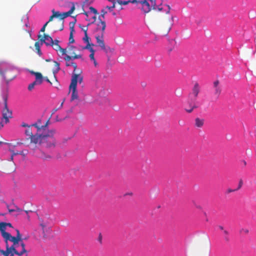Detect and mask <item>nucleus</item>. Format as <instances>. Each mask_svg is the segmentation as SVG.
<instances>
[{
    "mask_svg": "<svg viewBox=\"0 0 256 256\" xmlns=\"http://www.w3.org/2000/svg\"><path fill=\"white\" fill-rule=\"evenodd\" d=\"M5 224L6 226H8L10 228H12V225L10 223H9V222L8 223V222H5Z\"/></svg>",
    "mask_w": 256,
    "mask_h": 256,
    "instance_id": "46",
    "label": "nucleus"
},
{
    "mask_svg": "<svg viewBox=\"0 0 256 256\" xmlns=\"http://www.w3.org/2000/svg\"><path fill=\"white\" fill-rule=\"evenodd\" d=\"M25 134L26 136H30V137L34 135L32 134V130L30 128H28L25 130Z\"/></svg>",
    "mask_w": 256,
    "mask_h": 256,
    "instance_id": "26",
    "label": "nucleus"
},
{
    "mask_svg": "<svg viewBox=\"0 0 256 256\" xmlns=\"http://www.w3.org/2000/svg\"><path fill=\"white\" fill-rule=\"evenodd\" d=\"M38 38L40 39L42 44L44 43L46 46H50L54 44V40L52 37L48 34H44L43 37H42V35L39 34Z\"/></svg>",
    "mask_w": 256,
    "mask_h": 256,
    "instance_id": "9",
    "label": "nucleus"
},
{
    "mask_svg": "<svg viewBox=\"0 0 256 256\" xmlns=\"http://www.w3.org/2000/svg\"><path fill=\"white\" fill-rule=\"evenodd\" d=\"M224 234H226V235H228V232L227 230H224Z\"/></svg>",
    "mask_w": 256,
    "mask_h": 256,
    "instance_id": "56",
    "label": "nucleus"
},
{
    "mask_svg": "<svg viewBox=\"0 0 256 256\" xmlns=\"http://www.w3.org/2000/svg\"><path fill=\"white\" fill-rule=\"evenodd\" d=\"M24 143L22 142H17L16 145L13 146L14 147H15L16 146L18 145H21L23 144Z\"/></svg>",
    "mask_w": 256,
    "mask_h": 256,
    "instance_id": "47",
    "label": "nucleus"
},
{
    "mask_svg": "<svg viewBox=\"0 0 256 256\" xmlns=\"http://www.w3.org/2000/svg\"><path fill=\"white\" fill-rule=\"evenodd\" d=\"M10 151L12 152V156H16L17 154H22V151L20 152H15L13 150L10 149Z\"/></svg>",
    "mask_w": 256,
    "mask_h": 256,
    "instance_id": "30",
    "label": "nucleus"
},
{
    "mask_svg": "<svg viewBox=\"0 0 256 256\" xmlns=\"http://www.w3.org/2000/svg\"><path fill=\"white\" fill-rule=\"evenodd\" d=\"M14 254H16L15 252L13 250H12L8 254V256H14Z\"/></svg>",
    "mask_w": 256,
    "mask_h": 256,
    "instance_id": "45",
    "label": "nucleus"
},
{
    "mask_svg": "<svg viewBox=\"0 0 256 256\" xmlns=\"http://www.w3.org/2000/svg\"><path fill=\"white\" fill-rule=\"evenodd\" d=\"M74 46H68V50L69 52V53L72 55L75 54L74 52Z\"/></svg>",
    "mask_w": 256,
    "mask_h": 256,
    "instance_id": "29",
    "label": "nucleus"
},
{
    "mask_svg": "<svg viewBox=\"0 0 256 256\" xmlns=\"http://www.w3.org/2000/svg\"><path fill=\"white\" fill-rule=\"evenodd\" d=\"M70 10L66 12H64L62 14H60L61 16H59L61 20H64V18H67L68 16H70L74 10H75V6L73 2H70Z\"/></svg>",
    "mask_w": 256,
    "mask_h": 256,
    "instance_id": "12",
    "label": "nucleus"
},
{
    "mask_svg": "<svg viewBox=\"0 0 256 256\" xmlns=\"http://www.w3.org/2000/svg\"><path fill=\"white\" fill-rule=\"evenodd\" d=\"M50 158V156H48L47 157L45 158Z\"/></svg>",
    "mask_w": 256,
    "mask_h": 256,
    "instance_id": "62",
    "label": "nucleus"
},
{
    "mask_svg": "<svg viewBox=\"0 0 256 256\" xmlns=\"http://www.w3.org/2000/svg\"><path fill=\"white\" fill-rule=\"evenodd\" d=\"M84 14L87 17H88L90 14H94V16H92V17L95 20L96 19V14H98V12L97 10L95 8H94L92 6H90L89 8V11L88 12H85Z\"/></svg>",
    "mask_w": 256,
    "mask_h": 256,
    "instance_id": "14",
    "label": "nucleus"
},
{
    "mask_svg": "<svg viewBox=\"0 0 256 256\" xmlns=\"http://www.w3.org/2000/svg\"><path fill=\"white\" fill-rule=\"evenodd\" d=\"M56 130H49L46 134H34L32 137H30V142L36 144H42L44 143V142L46 140V138H48L50 140V142L52 144L54 142L53 136Z\"/></svg>",
    "mask_w": 256,
    "mask_h": 256,
    "instance_id": "5",
    "label": "nucleus"
},
{
    "mask_svg": "<svg viewBox=\"0 0 256 256\" xmlns=\"http://www.w3.org/2000/svg\"><path fill=\"white\" fill-rule=\"evenodd\" d=\"M52 15L50 17L49 20L48 22V23L52 22L54 18H59L60 16H61L60 14L58 12H54V10H52Z\"/></svg>",
    "mask_w": 256,
    "mask_h": 256,
    "instance_id": "23",
    "label": "nucleus"
},
{
    "mask_svg": "<svg viewBox=\"0 0 256 256\" xmlns=\"http://www.w3.org/2000/svg\"><path fill=\"white\" fill-rule=\"evenodd\" d=\"M6 207H7L8 210V208H10V207H9V206L8 204H6Z\"/></svg>",
    "mask_w": 256,
    "mask_h": 256,
    "instance_id": "64",
    "label": "nucleus"
},
{
    "mask_svg": "<svg viewBox=\"0 0 256 256\" xmlns=\"http://www.w3.org/2000/svg\"><path fill=\"white\" fill-rule=\"evenodd\" d=\"M82 58V56L80 54H74V56H70L66 54L64 59L66 61V62H69L71 59H76V58Z\"/></svg>",
    "mask_w": 256,
    "mask_h": 256,
    "instance_id": "22",
    "label": "nucleus"
},
{
    "mask_svg": "<svg viewBox=\"0 0 256 256\" xmlns=\"http://www.w3.org/2000/svg\"><path fill=\"white\" fill-rule=\"evenodd\" d=\"M58 42H59V41L58 40H54V44H56L57 43V44H58Z\"/></svg>",
    "mask_w": 256,
    "mask_h": 256,
    "instance_id": "53",
    "label": "nucleus"
},
{
    "mask_svg": "<svg viewBox=\"0 0 256 256\" xmlns=\"http://www.w3.org/2000/svg\"><path fill=\"white\" fill-rule=\"evenodd\" d=\"M70 139V138H68L67 139L64 140V142H66L68 140Z\"/></svg>",
    "mask_w": 256,
    "mask_h": 256,
    "instance_id": "60",
    "label": "nucleus"
},
{
    "mask_svg": "<svg viewBox=\"0 0 256 256\" xmlns=\"http://www.w3.org/2000/svg\"><path fill=\"white\" fill-rule=\"evenodd\" d=\"M49 120H47L46 124L44 126H40L37 124H34L32 125V126H34L36 127L38 130V133L37 134H40V132L42 130H44L48 126V124Z\"/></svg>",
    "mask_w": 256,
    "mask_h": 256,
    "instance_id": "18",
    "label": "nucleus"
},
{
    "mask_svg": "<svg viewBox=\"0 0 256 256\" xmlns=\"http://www.w3.org/2000/svg\"><path fill=\"white\" fill-rule=\"evenodd\" d=\"M82 40L86 44H90V38L88 37V34L84 35V36L82 38Z\"/></svg>",
    "mask_w": 256,
    "mask_h": 256,
    "instance_id": "28",
    "label": "nucleus"
},
{
    "mask_svg": "<svg viewBox=\"0 0 256 256\" xmlns=\"http://www.w3.org/2000/svg\"><path fill=\"white\" fill-rule=\"evenodd\" d=\"M172 20H168V21L164 22L160 26L159 30L160 33L163 36H166L172 28Z\"/></svg>",
    "mask_w": 256,
    "mask_h": 256,
    "instance_id": "8",
    "label": "nucleus"
},
{
    "mask_svg": "<svg viewBox=\"0 0 256 256\" xmlns=\"http://www.w3.org/2000/svg\"><path fill=\"white\" fill-rule=\"evenodd\" d=\"M46 81H47L48 82H50V84H51V82L50 81V80H49L48 78H47V79H46Z\"/></svg>",
    "mask_w": 256,
    "mask_h": 256,
    "instance_id": "63",
    "label": "nucleus"
},
{
    "mask_svg": "<svg viewBox=\"0 0 256 256\" xmlns=\"http://www.w3.org/2000/svg\"><path fill=\"white\" fill-rule=\"evenodd\" d=\"M14 156H12V155L11 156V157H10V160H13Z\"/></svg>",
    "mask_w": 256,
    "mask_h": 256,
    "instance_id": "61",
    "label": "nucleus"
},
{
    "mask_svg": "<svg viewBox=\"0 0 256 256\" xmlns=\"http://www.w3.org/2000/svg\"><path fill=\"white\" fill-rule=\"evenodd\" d=\"M36 76V82H38V84H40L43 81V77L41 73L38 72H32Z\"/></svg>",
    "mask_w": 256,
    "mask_h": 256,
    "instance_id": "17",
    "label": "nucleus"
},
{
    "mask_svg": "<svg viewBox=\"0 0 256 256\" xmlns=\"http://www.w3.org/2000/svg\"><path fill=\"white\" fill-rule=\"evenodd\" d=\"M58 50L60 52L62 55H66V49L62 48L60 47V48Z\"/></svg>",
    "mask_w": 256,
    "mask_h": 256,
    "instance_id": "38",
    "label": "nucleus"
},
{
    "mask_svg": "<svg viewBox=\"0 0 256 256\" xmlns=\"http://www.w3.org/2000/svg\"><path fill=\"white\" fill-rule=\"evenodd\" d=\"M92 61L94 62V65L96 66V64H97V62H96V60H93Z\"/></svg>",
    "mask_w": 256,
    "mask_h": 256,
    "instance_id": "57",
    "label": "nucleus"
},
{
    "mask_svg": "<svg viewBox=\"0 0 256 256\" xmlns=\"http://www.w3.org/2000/svg\"><path fill=\"white\" fill-rule=\"evenodd\" d=\"M118 2L120 5H126L128 4L130 1H123L121 0H118Z\"/></svg>",
    "mask_w": 256,
    "mask_h": 256,
    "instance_id": "33",
    "label": "nucleus"
},
{
    "mask_svg": "<svg viewBox=\"0 0 256 256\" xmlns=\"http://www.w3.org/2000/svg\"><path fill=\"white\" fill-rule=\"evenodd\" d=\"M116 7V2H113V4L112 6H107V8L110 10H112L114 8Z\"/></svg>",
    "mask_w": 256,
    "mask_h": 256,
    "instance_id": "36",
    "label": "nucleus"
},
{
    "mask_svg": "<svg viewBox=\"0 0 256 256\" xmlns=\"http://www.w3.org/2000/svg\"><path fill=\"white\" fill-rule=\"evenodd\" d=\"M40 226L42 227V233L44 234V236H45V228H46V224L42 222L40 224Z\"/></svg>",
    "mask_w": 256,
    "mask_h": 256,
    "instance_id": "32",
    "label": "nucleus"
},
{
    "mask_svg": "<svg viewBox=\"0 0 256 256\" xmlns=\"http://www.w3.org/2000/svg\"><path fill=\"white\" fill-rule=\"evenodd\" d=\"M15 210H16V212H22V210L20 208H18L17 206H16V209Z\"/></svg>",
    "mask_w": 256,
    "mask_h": 256,
    "instance_id": "48",
    "label": "nucleus"
},
{
    "mask_svg": "<svg viewBox=\"0 0 256 256\" xmlns=\"http://www.w3.org/2000/svg\"><path fill=\"white\" fill-rule=\"evenodd\" d=\"M6 226L5 224V222H0V231L2 236L6 244H7L8 237L10 236V234L6 231Z\"/></svg>",
    "mask_w": 256,
    "mask_h": 256,
    "instance_id": "10",
    "label": "nucleus"
},
{
    "mask_svg": "<svg viewBox=\"0 0 256 256\" xmlns=\"http://www.w3.org/2000/svg\"><path fill=\"white\" fill-rule=\"evenodd\" d=\"M22 127H28V128H30V126L26 124L25 123H22Z\"/></svg>",
    "mask_w": 256,
    "mask_h": 256,
    "instance_id": "49",
    "label": "nucleus"
},
{
    "mask_svg": "<svg viewBox=\"0 0 256 256\" xmlns=\"http://www.w3.org/2000/svg\"><path fill=\"white\" fill-rule=\"evenodd\" d=\"M16 210L15 209H12V208H8V212H16Z\"/></svg>",
    "mask_w": 256,
    "mask_h": 256,
    "instance_id": "50",
    "label": "nucleus"
},
{
    "mask_svg": "<svg viewBox=\"0 0 256 256\" xmlns=\"http://www.w3.org/2000/svg\"><path fill=\"white\" fill-rule=\"evenodd\" d=\"M94 54H90V59L92 60H94L95 58H94Z\"/></svg>",
    "mask_w": 256,
    "mask_h": 256,
    "instance_id": "44",
    "label": "nucleus"
},
{
    "mask_svg": "<svg viewBox=\"0 0 256 256\" xmlns=\"http://www.w3.org/2000/svg\"><path fill=\"white\" fill-rule=\"evenodd\" d=\"M200 88L199 84L198 82H196L194 84V86L192 89V94L194 96V100H196V98L200 92Z\"/></svg>",
    "mask_w": 256,
    "mask_h": 256,
    "instance_id": "13",
    "label": "nucleus"
},
{
    "mask_svg": "<svg viewBox=\"0 0 256 256\" xmlns=\"http://www.w3.org/2000/svg\"><path fill=\"white\" fill-rule=\"evenodd\" d=\"M195 100H194V99L192 102H188L190 109H188L187 107H186L184 108V110L186 112L188 113H191L194 108H196L198 107V106L195 103Z\"/></svg>",
    "mask_w": 256,
    "mask_h": 256,
    "instance_id": "15",
    "label": "nucleus"
},
{
    "mask_svg": "<svg viewBox=\"0 0 256 256\" xmlns=\"http://www.w3.org/2000/svg\"><path fill=\"white\" fill-rule=\"evenodd\" d=\"M12 72L11 70H7L4 73L2 72L0 70V74L2 75L4 78L8 80H10L14 78V74L8 75V73Z\"/></svg>",
    "mask_w": 256,
    "mask_h": 256,
    "instance_id": "16",
    "label": "nucleus"
},
{
    "mask_svg": "<svg viewBox=\"0 0 256 256\" xmlns=\"http://www.w3.org/2000/svg\"><path fill=\"white\" fill-rule=\"evenodd\" d=\"M103 13L102 14H101L102 16L104 18V14H105L106 13V12H104L103 11L102 12Z\"/></svg>",
    "mask_w": 256,
    "mask_h": 256,
    "instance_id": "54",
    "label": "nucleus"
},
{
    "mask_svg": "<svg viewBox=\"0 0 256 256\" xmlns=\"http://www.w3.org/2000/svg\"><path fill=\"white\" fill-rule=\"evenodd\" d=\"M208 254L210 253V242H208Z\"/></svg>",
    "mask_w": 256,
    "mask_h": 256,
    "instance_id": "51",
    "label": "nucleus"
},
{
    "mask_svg": "<svg viewBox=\"0 0 256 256\" xmlns=\"http://www.w3.org/2000/svg\"><path fill=\"white\" fill-rule=\"evenodd\" d=\"M236 190H232L231 188H228L227 190H226V193L227 194H229V193H230L232 192H235L236 191Z\"/></svg>",
    "mask_w": 256,
    "mask_h": 256,
    "instance_id": "43",
    "label": "nucleus"
},
{
    "mask_svg": "<svg viewBox=\"0 0 256 256\" xmlns=\"http://www.w3.org/2000/svg\"><path fill=\"white\" fill-rule=\"evenodd\" d=\"M83 77L78 74L74 73L72 76L71 83L70 86V90H72V94L71 100H74L78 98V94L76 91L77 83L81 84L82 82Z\"/></svg>",
    "mask_w": 256,
    "mask_h": 256,
    "instance_id": "6",
    "label": "nucleus"
},
{
    "mask_svg": "<svg viewBox=\"0 0 256 256\" xmlns=\"http://www.w3.org/2000/svg\"><path fill=\"white\" fill-rule=\"evenodd\" d=\"M146 84L145 82H142V87H145V86H146Z\"/></svg>",
    "mask_w": 256,
    "mask_h": 256,
    "instance_id": "55",
    "label": "nucleus"
},
{
    "mask_svg": "<svg viewBox=\"0 0 256 256\" xmlns=\"http://www.w3.org/2000/svg\"><path fill=\"white\" fill-rule=\"evenodd\" d=\"M82 30L84 31V35H86L88 34V33H87V31H88V26H86V27H84L83 28H82Z\"/></svg>",
    "mask_w": 256,
    "mask_h": 256,
    "instance_id": "42",
    "label": "nucleus"
},
{
    "mask_svg": "<svg viewBox=\"0 0 256 256\" xmlns=\"http://www.w3.org/2000/svg\"><path fill=\"white\" fill-rule=\"evenodd\" d=\"M136 2L142 4V10L144 13H148L151 10H154L158 11H162L163 10L166 13L169 12L170 7L169 6H162L161 0H134L133 2Z\"/></svg>",
    "mask_w": 256,
    "mask_h": 256,
    "instance_id": "2",
    "label": "nucleus"
},
{
    "mask_svg": "<svg viewBox=\"0 0 256 256\" xmlns=\"http://www.w3.org/2000/svg\"><path fill=\"white\" fill-rule=\"evenodd\" d=\"M54 65H55V66L56 67V72H58L60 70V64H59L58 62H54Z\"/></svg>",
    "mask_w": 256,
    "mask_h": 256,
    "instance_id": "35",
    "label": "nucleus"
},
{
    "mask_svg": "<svg viewBox=\"0 0 256 256\" xmlns=\"http://www.w3.org/2000/svg\"><path fill=\"white\" fill-rule=\"evenodd\" d=\"M136 2L142 4V10L144 13H148L151 10H154L158 11H162L163 10L166 13L169 12L170 7L169 6H162L161 0H134L133 2Z\"/></svg>",
    "mask_w": 256,
    "mask_h": 256,
    "instance_id": "3",
    "label": "nucleus"
},
{
    "mask_svg": "<svg viewBox=\"0 0 256 256\" xmlns=\"http://www.w3.org/2000/svg\"><path fill=\"white\" fill-rule=\"evenodd\" d=\"M92 46H94L93 44H86L85 47L84 48V49H87L90 50V54H94L95 51L94 48L92 47Z\"/></svg>",
    "mask_w": 256,
    "mask_h": 256,
    "instance_id": "24",
    "label": "nucleus"
},
{
    "mask_svg": "<svg viewBox=\"0 0 256 256\" xmlns=\"http://www.w3.org/2000/svg\"><path fill=\"white\" fill-rule=\"evenodd\" d=\"M64 102V100H63V102H62V104H60V107L62 106Z\"/></svg>",
    "mask_w": 256,
    "mask_h": 256,
    "instance_id": "59",
    "label": "nucleus"
},
{
    "mask_svg": "<svg viewBox=\"0 0 256 256\" xmlns=\"http://www.w3.org/2000/svg\"><path fill=\"white\" fill-rule=\"evenodd\" d=\"M106 27V24L104 21L102 20L101 19H100L99 22L97 24V28L98 30H101V32L100 35H96L95 38L96 40V42L98 46L100 47L101 49L104 50L106 52H112V50L109 46H106L105 44L104 40V30Z\"/></svg>",
    "mask_w": 256,
    "mask_h": 256,
    "instance_id": "4",
    "label": "nucleus"
},
{
    "mask_svg": "<svg viewBox=\"0 0 256 256\" xmlns=\"http://www.w3.org/2000/svg\"><path fill=\"white\" fill-rule=\"evenodd\" d=\"M0 252L4 256H8V254L10 253V252H8V251H6V250L4 251V250H0Z\"/></svg>",
    "mask_w": 256,
    "mask_h": 256,
    "instance_id": "40",
    "label": "nucleus"
},
{
    "mask_svg": "<svg viewBox=\"0 0 256 256\" xmlns=\"http://www.w3.org/2000/svg\"><path fill=\"white\" fill-rule=\"evenodd\" d=\"M34 46H35L36 49L37 51V53L40 56L42 54V53L40 50V48L39 42H36L34 44Z\"/></svg>",
    "mask_w": 256,
    "mask_h": 256,
    "instance_id": "25",
    "label": "nucleus"
},
{
    "mask_svg": "<svg viewBox=\"0 0 256 256\" xmlns=\"http://www.w3.org/2000/svg\"><path fill=\"white\" fill-rule=\"evenodd\" d=\"M16 236H14L10 234L8 237V241L12 242V245L9 246L8 242L6 244V251L10 252L13 250L16 255L18 256H28V252L26 250L25 248V244L22 238V236L19 230H16Z\"/></svg>",
    "mask_w": 256,
    "mask_h": 256,
    "instance_id": "1",
    "label": "nucleus"
},
{
    "mask_svg": "<svg viewBox=\"0 0 256 256\" xmlns=\"http://www.w3.org/2000/svg\"><path fill=\"white\" fill-rule=\"evenodd\" d=\"M242 184H243L242 180H240L239 182L238 187L236 189V190H237L240 189L242 188Z\"/></svg>",
    "mask_w": 256,
    "mask_h": 256,
    "instance_id": "39",
    "label": "nucleus"
},
{
    "mask_svg": "<svg viewBox=\"0 0 256 256\" xmlns=\"http://www.w3.org/2000/svg\"><path fill=\"white\" fill-rule=\"evenodd\" d=\"M53 140L54 142L52 144V142H50V140L49 138H47L46 140V142H44V143H42V144H44L46 145V146L48 148L54 147L55 146L56 140L54 137Z\"/></svg>",
    "mask_w": 256,
    "mask_h": 256,
    "instance_id": "21",
    "label": "nucleus"
},
{
    "mask_svg": "<svg viewBox=\"0 0 256 256\" xmlns=\"http://www.w3.org/2000/svg\"><path fill=\"white\" fill-rule=\"evenodd\" d=\"M219 228H220V230H224V228H223V226H219Z\"/></svg>",
    "mask_w": 256,
    "mask_h": 256,
    "instance_id": "58",
    "label": "nucleus"
},
{
    "mask_svg": "<svg viewBox=\"0 0 256 256\" xmlns=\"http://www.w3.org/2000/svg\"><path fill=\"white\" fill-rule=\"evenodd\" d=\"M50 46H52L54 49L56 51H58L60 48V46L58 44H57V43L54 44L52 45H51Z\"/></svg>",
    "mask_w": 256,
    "mask_h": 256,
    "instance_id": "31",
    "label": "nucleus"
},
{
    "mask_svg": "<svg viewBox=\"0 0 256 256\" xmlns=\"http://www.w3.org/2000/svg\"><path fill=\"white\" fill-rule=\"evenodd\" d=\"M70 32L69 38V43L72 44L74 42V24H73L72 26H70Z\"/></svg>",
    "mask_w": 256,
    "mask_h": 256,
    "instance_id": "19",
    "label": "nucleus"
},
{
    "mask_svg": "<svg viewBox=\"0 0 256 256\" xmlns=\"http://www.w3.org/2000/svg\"><path fill=\"white\" fill-rule=\"evenodd\" d=\"M48 22H46L44 25V26L42 28L41 30H40V32H44L45 31V30H46V26L48 25Z\"/></svg>",
    "mask_w": 256,
    "mask_h": 256,
    "instance_id": "41",
    "label": "nucleus"
},
{
    "mask_svg": "<svg viewBox=\"0 0 256 256\" xmlns=\"http://www.w3.org/2000/svg\"><path fill=\"white\" fill-rule=\"evenodd\" d=\"M214 94L218 98L221 94L222 88L220 86V82L218 80H215L213 83Z\"/></svg>",
    "mask_w": 256,
    "mask_h": 256,
    "instance_id": "11",
    "label": "nucleus"
},
{
    "mask_svg": "<svg viewBox=\"0 0 256 256\" xmlns=\"http://www.w3.org/2000/svg\"><path fill=\"white\" fill-rule=\"evenodd\" d=\"M70 64L72 65V66H73L74 68V72H75L76 69L77 68V65H76V64L75 63V62H70Z\"/></svg>",
    "mask_w": 256,
    "mask_h": 256,
    "instance_id": "37",
    "label": "nucleus"
},
{
    "mask_svg": "<svg viewBox=\"0 0 256 256\" xmlns=\"http://www.w3.org/2000/svg\"><path fill=\"white\" fill-rule=\"evenodd\" d=\"M248 229L242 228L240 230V232L242 234H246L248 233Z\"/></svg>",
    "mask_w": 256,
    "mask_h": 256,
    "instance_id": "34",
    "label": "nucleus"
},
{
    "mask_svg": "<svg viewBox=\"0 0 256 256\" xmlns=\"http://www.w3.org/2000/svg\"><path fill=\"white\" fill-rule=\"evenodd\" d=\"M204 124V120L197 118L195 119V126L198 128H202Z\"/></svg>",
    "mask_w": 256,
    "mask_h": 256,
    "instance_id": "20",
    "label": "nucleus"
},
{
    "mask_svg": "<svg viewBox=\"0 0 256 256\" xmlns=\"http://www.w3.org/2000/svg\"><path fill=\"white\" fill-rule=\"evenodd\" d=\"M3 100L4 106L2 112V118L4 120L5 123L6 124L9 122V118L12 117V112L8 107V96L6 94L3 96Z\"/></svg>",
    "mask_w": 256,
    "mask_h": 256,
    "instance_id": "7",
    "label": "nucleus"
},
{
    "mask_svg": "<svg viewBox=\"0 0 256 256\" xmlns=\"http://www.w3.org/2000/svg\"><path fill=\"white\" fill-rule=\"evenodd\" d=\"M36 84H38V82L34 81L32 84H30L28 86V90L30 91H31L34 87V86Z\"/></svg>",
    "mask_w": 256,
    "mask_h": 256,
    "instance_id": "27",
    "label": "nucleus"
},
{
    "mask_svg": "<svg viewBox=\"0 0 256 256\" xmlns=\"http://www.w3.org/2000/svg\"><path fill=\"white\" fill-rule=\"evenodd\" d=\"M70 62H66V66H72V65L70 64Z\"/></svg>",
    "mask_w": 256,
    "mask_h": 256,
    "instance_id": "52",
    "label": "nucleus"
}]
</instances>
